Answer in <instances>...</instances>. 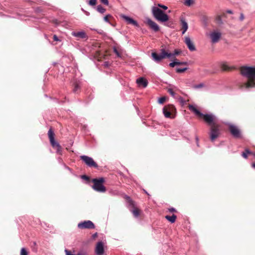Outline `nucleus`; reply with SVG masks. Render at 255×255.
<instances>
[{
    "instance_id": "17",
    "label": "nucleus",
    "mask_w": 255,
    "mask_h": 255,
    "mask_svg": "<svg viewBox=\"0 0 255 255\" xmlns=\"http://www.w3.org/2000/svg\"><path fill=\"white\" fill-rule=\"evenodd\" d=\"M184 39V42L186 44L188 49L191 51H195L196 50L195 46L191 41L190 38L189 36H185Z\"/></svg>"
},
{
    "instance_id": "49",
    "label": "nucleus",
    "mask_w": 255,
    "mask_h": 255,
    "mask_svg": "<svg viewBox=\"0 0 255 255\" xmlns=\"http://www.w3.org/2000/svg\"><path fill=\"white\" fill-rule=\"evenodd\" d=\"M252 167L255 168V163L252 164Z\"/></svg>"
},
{
    "instance_id": "1",
    "label": "nucleus",
    "mask_w": 255,
    "mask_h": 255,
    "mask_svg": "<svg viewBox=\"0 0 255 255\" xmlns=\"http://www.w3.org/2000/svg\"><path fill=\"white\" fill-rule=\"evenodd\" d=\"M241 72L243 76L248 78V80L240 83V88L244 90L255 88V67H242Z\"/></svg>"
},
{
    "instance_id": "39",
    "label": "nucleus",
    "mask_w": 255,
    "mask_h": 255,
    "mask_svg": "<svg viewBox=\"0 0 255 255\" xmlns=\"http://www.w3.org/2000/svg\"><path fill=\"white\" fill-rule=\"evenodd\" d=\"M77 255H86V252H84V251H81V252H79Z\"/></svg>"
},
{
    "instance_id": "32",
    "label": "nucleus",
    "mask_w": 255,
    "mask_h": 255,
    "mask_svg": "<svg viewBox=\"0 0 255 255\" xmlns=\"http://www.w3.org/2000/svg\"><path fill=\"white\" fill-rule=\"evenodd\" d=\"M179 101L180 103L182 105H184L186 104V101L185 100H184L183 98H182L181 97H179Z\"/></svg>"
},
{
    "instance_id": "43",
    "label": "nucleus",
    "mask_w": 255,
    "mask_h": 255,
    "mask_svg": "<svg viewBox=\"0 0 255 255\" xmlns=\"http://www.w3.org/2000/svg\"><path fill=\"white\" fill-rule=\"evenodd\" d=\"M53 39L54 41H59L58 37L56 35H54Z\"/></svg>"
},
{
    "instance_id": "5",
    "label": "nucleus",
    "mask_w": 255,
    "mask_h": 255,
    "mask_svg": "<svg viewBox=\"0 0 255 255\" xmlns=\"http://www.w3.org/2000/svg\"><path fill=\"white\" fill-rule=\"evenodd\" d=\"M176 108L173 105L165 106L163 108V113L165 117L173 119L175 117Z\"/></svg>"
},
{
    "instance_id": "14",
    "label": "nucleus",
    "mask_w": 255,
    "mask_h": 255,
    "mask_svg": "<svg viewBox=\"0 0 255 255\" xmlns=\"http://www.w3.org/2000/svg\"><path fill=\"white\" fill-rule=\"evenodd\" d=\"M146 23L155 32L159 30V27L157 24L149 18H146Z\"/></svg>"
},
{
    "instance_id": "2",
    "label": "nucleus",
    "mask_w": 255,
    "mask_h": 255,
    "mask_svg": "<svg viewBox=\"0 0 255 255\" xmlns=\"http://www.w3.org/2000/svg\"><path fill=\"white\" fill-rule=\"evenodd\" d=\"M189 109L191 111L194 112L197 116L203 117L205 121L211 126H212V125H216V123L215 122L216 117L213 114H203L198 110L194 106L192 105H189Z\"/></svg>"
},
{
    "instance_id": "45",
    "label": "nucleus",
    "mask_w": 255,
    "mask_h": 255,
    "mask_svg": "<svg viewBox=\"0 0 255 255\" xmlns=\"http://www.w3.org/2000/svg\"><path fill=\"white\" fill-rule=\"evenodd\" d=\"M81 177H82V179H84L85 180H88L89 179L88 177L86 175H82Z\"/></svg>"
},
{
    "instance_id": "46",
    "label": "nucleus",
    "mask_w": 255,
    "mask_h": 255,
    "mask_svg": "<svg viewBox=\"0 0 255 255\" xmlns=\"http://www.w3.org/2000/svg\"><path fill=\"white\" fill-rule=\"evenodd\" d=\"M169 211L170 212H175V209L173 208H171L170 209H169Z\"/></svg>"
},
{
    "instance_id": "30",
    "label": "nucleus",
    "mask_w": 255,
    "mask_h": 255,
    "mask_svg": "<svg viewBox=\"0 0 255 255\" xmlns=\"http://www.w3.org/2000/svg\"><path fill=\"white\" fill-rule=\"evenodd\" d=\"M20 255H27V252L24 248H22L20 251Z\"/></svg>"
},
{
    "instance_id": "35",
    "label": "nucleus",
    "mask_w": 255,
    "mask_h": 255,
    "mask_svg": "<svg viewBox=\"0 0 255 255\" xmlns=\"http://www.w3.org/2000/svg\"><path fill=\"white\" fill-rule=\"evenodd\" d=\"M168 92L173 97H174L175 96V93L173 92L172 89H168Z\"/></svg>"
},
{
    "instance_id": "23",
    "label": "nucleus",
    "mask_w": 255,
    "mask_h": 255,
    "mask_svg": "<svg viewBox=\"0 0 255 255\" xmlns=\"http://www.w3.org/2000/svg\"><path fill=\"white\" fill-rule=\"evenodd\" d=\"M221 68L223 70H227L229 69V67L227 63L225 62H222L220 63Z\"/></svg>"
},
{
    "instance_id": "8",
    "label": "nucleus",
    "mask_w": 255,
    "mask_h": 255,
    "mask_svg": "<svg viewBox=\"0 0 255 255\" xmlns=\"http://www.w3.org/2000/svg\"><path fill=\"white\" fill-rule=\"evenodd\" d=\"M228 125L231 133L234 137L236 138L241 137L240 130L237 126L231 124H229Z\"/></svg>"
},
{
    "instance_id": "33",
    "label": "nucleus",
    "mask_w": 255,
    "mask_h": 255,
    "mask_svg": "<svg viewBox=\"0 0 255 255\" xmlns=\"http://www.w3.org/2000/svg\"><path fill=\"white\" fill-rule=\"evenodd\" d=\"M111 17V15L110 14H108L107 15H106L104 17V20L107 22H108L109 23V17Z\"/></svg>"
},
{
    "instance_id": "4",
    "label": "nucleus",
    "mask_w": 255,
    "mask_h": 255,
    "mask_svg": "<svg viewBox=\"0 0 255 255\" xmlns=\"http://www.w3.org/2000/svg\"><path fill=\"white\" fill-rule=\"evenodd\" d=\"M105 180L104 178H100V179H93L92 182L93 185L92 186L93 189L97 192L103 193L106 191V187L103 185V183Z\"/></svg>"
},
{
    "instance_id": "20",
    "label": "nucleus",
    "mask_w": 255,
    "mask_h": 255,
    "mask_svg": "<svg viewBox=\"0 0 255 255\" xmlns=\"http://www.w3.org/2000/svg\"><path fill=\"white\" fill-rule=\"evenodd\" d=\"M72 35L75 37L85 38L86 37V34L84 31L72 32Z\"/></svg>"
},
{
    "instance_id": "24",
    "label": "nucleus",
    "mask_w": 255,
    "mask_h": 255,
    "mask_svg": "<svg viewBox=\"0 0 255 255\" xmlns=\"http://www.w3.org/2000/svg\"><path fill=\"white\" fill-rule=\"evenodd\" d=\"M97 10L101 13H104L106 11V9L101 5H98L97 6Z\"/></svg>"
},
{
    "instance_id": "27",
    "label": "nucleus",
    "mask_w": 255,
    "mask_h": 255,
    "mask_svg": "<svg viewBox=\"0 0 255 255\" xmlns=\"http://www.w3.org/2000/svg\"><path fill=\"white\" fill-rule=\"evenodd\" d=\"M187 69V68L186 67L183 68H177L176 69V72L178 73H181L185 72Z\"/></svg>"
},
{
    "instance_id": "18",
    "label": "nucleus",
    "mask_w": 255,
    "mask_h": 255,
    "mask_svg": "<svg viewBox=\"0 0 255 255\" xmlns=\"http://www.w3.org/2000/svg\"><path fill=\"white\" fill-rule=\"evenodd\" d=\"M136 83L138 86H142L143 88L146 87L148 84L147 81L143 77H140L136 80Z\"/></svg>"
},
{
    "instance_id": "7",
    "label": "nucleus",
    "mask_w": 255,
    "mask_h": 255,
    "mask_svg": "<svg viewBox=\"0 0 255 255\" xmlns=\"http://www.w3.org/2000/svg\"><path fill=\"white\" fill-rule=\"evenodd\" d=\"M166 51L164 49H161V53L158 54L156 52H152L151 53V57L153 60L156 62H160L163 59L167 57Z\"/></svg>"
},
{
    "instance_id": "37",
    "label": "nucleus",
    "mask_w": 255,
    "mask_h": 255,
    "mask_svg": "<svg viewBox=\"0 0 255 255\" xmlns=\"http://www.w3.org/2000/svg\"><path fill=\"white\" fill-rule=\"evenodd\" d=\"M101 2L106 5H108L109 4V1L108 0H100Z\"/></svg>"
},
{
    "instance_id": "34",
    "label": "nucleus",
    "mask_w": 255,
    "mask_h": 255,
    "mask_svg": "<svg viewBox=\"0 0 255 255\" xmlns=\"http://www.w3.org/2000/svg\"><path fill=\"white\" fill-rule=\"evenodd\" d=\"M175 63H176V65H186L187 63L186 62H179L178 60L175 61Z\"/></svg>"
},
{
    "instance_id": "28",
    "label": "nucleus",
    "mask_w": 255,
    "mask_h": 255,
    "mask_svg": "<svg viewBox=\"0 0 255 255\" xmlns=\"http://www.w3.org/2000/svg\"><path fill=\"white\" fill-rule=\"evenodd\" d=\"M114 52L116 54L118 57H121V54L120 51L117 49L116 47L113 48Z\"/></svg>"
},
{
    "instance_id": "12",
    "label": "nucleus",
    "mask_w": 255,
    "mask_h": 255,
    "mask_svg": "<svg viewBox=\"0 0 255 255\" xmlns=\"http://www.w3.org/2000/svg\"><path fill=\"white\" fill-rule=\"evenodd\" d=\"M78 227L80 229H94L95 225L92 221L88 220L79 223Z\"/></svg>"
},
{
    "instance_id": "6",
    "label": "nucleus",
    "mask_w": 255,
    "mask_h": 255,
    "mask_svg": "<svg viewBox=\"0 0 255 255\" xmlns=\"http://www.w3.org/2000/svg\"><path fill=\"white\" fill-rule=\"evenodd\" d=\"M48 137L50 140V143L54 148L57 150V152L61 153V148L60 144L57 142L54 139V133L51 129H50L48 132Z\"/></svg>"
},
{
    "instance_id": "52",
    "label": "nucleus",
    "mask_w": 255,
    "mask_h": 255,
    "mask_svg": "<svg viewBox=\"0 0 255 255\" xmlns=\"http://www.w3.org/2000/svg\"><path fill=\"white\" fill-rule=\"evenodd\" d=\"M253 154L255 156V153H253Z\"/></svg>"
},
{
    "instance_id": "15",
    "label": "nucleus",
    "mask_w": 255,
    "mask_h": 255,
    "mask_svg": "<svg viewBox=\"0 0 255 255\" xmlns=\"http://www.w3.org/2000/svg\"><path fill=\"white\" fill-rule=\"evenodd\" d=\"M95 253L97 255H103L104 253V244L102 241L98 242L95 248Z\"/></svg>"
},
{
    "instance_id": "44",
    "label": "nucleus",
    "mask_w": 255,
    "mask_h": 255,
    "mask_svg": "<svg viewBox=\"0 0 255 255\" xmlns=\"http://www.w3.org/2000/svg\"><path fill=\"white\" fill-rule=\"evenodd\" d=\"M82 10L83 11H84L85 12V13L86 14V15H90V12H88L87 11H85L83 8H81Z\"/></svg>"
},
{
    "instance_id": "41",
    "label": "nucleus",
    "mask_w": 255,
    "mask_h": 255,
    "mask_svg": "<svg viewBox=\"0 0 255 255\" xmlns=\"http://www.w3.org/2000/svg\"><path fill=\"white\" fill-rule=\"evenodd\" d=\"M244 18H245V17H244L243 13H241L240 14V20L241 21H243L244 19Z\"/></svg>"
},
{
    "instance_id": "40",
    "label": "nucleus",
    "mask_w": 255,
    "mask_h": 255,
    "mask_svg": "<svg viewBox=\"0 0 255 255\" xmlns=\"http://www.w3.org/2000/svg\"><path fill=\"white\" fill-rule=\"evenodd\" d=\"M169 65L171 67H174L176 65V63H175V61H173L172 62L170 63Z\"/></svg>"
},
{
    "instance_id": "26",
    "label": "nucleus",
    "mask_w": 255,
    "mask_h": 255,
    "mask_svg": "<svg viewBox=\"0 0 255 255\" xmlns=\"http://www.w3.org/2000/svg\"><path fill=\"white\" fill-rule=\"evenodd\" d=\"M193 0H185L184 4L186 6H190L193 3Z\"/></svg>"
},
{
    "instance_id": "25",
    "label": "nucleus",
    "mask_w": 255,
    "mask_h": 255,
    "mask_svg": "<svg viewBox=\"0 0 255 255\" xmlns=\"http://www.w3.org/2000/svg\"><path fill=\"white\" fill-rule=\"evenodd\" d=\"M250 153H252V152L250 151V150L247 149L245 150V152H244L242 153V156L245 158H247L248 157V154H250Z\"/></svg>"
},
{
    "instance_id": "3",
    "label": "nucleus",
    "mask_w": 255,
    "mask_h": 255,
    "mask_svg": "<svg viewBox=\"0 0 255 255\" xmlns=\"http://www.w3.org/2000/svg\"><path fill=\"white\" fill-rule=\"evenodd\" d=\"M152 12L155 18L158 21L166 22L169 19L168 16L157 7L153 6L152 8Z\"/></svg>"
},
{
    "instance_id": "10",
    "label": "nucleus",
    "mask_w": 255,
    "mask_h": 255,
    "mask_svg": "<svg viewBox=\"0 0 255 255\" xmlns=\"http://www.w3.org/2000/svg\"><path fill=\"white\" fill-rule=\"evenodd\" d=\"M219 135V129L218 127L216 125H212L211 128L210 132V138L213 141L215 139L218 137Z\"/></svg>"
},
{
    "instance_id": "31",
    "label": "nucleus",
    "mask_w": 255,
    "mask_h": 255,
    "mask_svg": "<svg viewBox=\"0 0 255 255\" xmlns=\"http://www.w3.org/2000/svg\"><path fill=\"white\" fill-rule=\"evenodd\" d=\"M165 98L164 97H161L158 99V103L160 104H163L165 101Z\"/></svg>"
},
{
    "instance_id": "50",
    "label": "nucleus",
    "mask_w": 255,
    "mask_h": 255,
    "mask_svg": "<svg viewBox=\"0 0 255 255\" xmlns=\"http://www.w3.org/2000/svg\"><path fill=\"white\" fill-rule=\"evenodd\" d=\"M144 192L146 194H147L148 195H149V194H148V193H147V192L145 190H144Z\"/></svg>"
},
{
    "instance_id": "19",
    "label": "nucleus",
    "mask_w": 255,
    "mask_h": 255,
    "mask_svg": "<svg viewBox=\"0 0 255 255\" xmlns=\"http://www.w3.org/2000/svg\"><path fill=\"white\" fill-rule=\"evenodd\" d=\"M180 21H181V24L182 28V34H184L185 33V32L187 31V30L188 29V25L187 22L185 21L184 18H181L180 19Z\"/></svg>"
},
{
    "instance_id": "13",
    "label": "nucleus",
    "mask_w": 255,
    "mask_h": 255,
    "mask_svg": "<svg viewBox=\"0 0 255 255\" xmlns=\"http://www.w3.org/2000/svg\"><path fill=\"white\" fill-rule=\"evenodd\" d=\"M128 198V204L129 206H130L132 209H130V212L133 214L134 217L137 218L139 215V210L135 207L134 203L133 201L130 200L129 197Z\"/></svg>"
},
{
    "instance_id": "9",
    "label": "nucleus",
    "mask_w": 255,
    "mask_h": 255,
    "mask_svg": "<svg viewBox=\"0 0 255 255\" xmlns=\"http://www.w3.org/2000/svg\"><path fill=\"white\" fill-rule=\"evenodd\" d=\"M209 36L211 39V42L213 43H216L219 41L221 37V33L217 30H215L211 32Z\"/></svg>"
},
{
    "instance_id": "48",
    "label": "nucleus",
    "mask_w": 255,
    "mask_h": 255,
    "mask_svg": "<svg viewBox=\"0 0 255 255\" xmlns=\"http://www.w3.org/2000/svg\"><path fill=\"white\" fill-rule=\"evenodd\" d=\"M97 236V233H96L95 234L93 235V238H96Z\"/></svg>"
},
{
    "instance_id": "29",
    "label": "nucleus",
    "mask_w": 255,
    "mask_h": 255,
    "mask_svg": "<svg viewBox=\"0 0 255 255\" xmlns=\"http://www.w3.org/2000/svg\"><path fill=\"white\" fill-rule=\"evenodd\" d=\"M97 3V0H90L88 1V4L91 6H95Z\"/></svg>"
},
{
    "instance_id": "36",
    "label": "nucleus",
    "mask_w": 255,
    "mask_h": 255,
    "mask_svg": "<svg viewBox=\"0 0 255 255\" xmlns=\"http://www.w3.org/2000/svg\"><path fill=\"white\" fill-rule=\"evenodd\" d=\"M79 89V85L78 84H76L75 85V87H74V90H73L74 92V93H76Z\"/></svg>"
},
{
    "instance_id": "11",
    "label": "nucleus",
    "mask_w": 255,
    "mask_h": 255,
    "mask_svg": "<svg viewBox=\"0 0 255 255\" xmlns=\"http://www.w3.org/2000/svg\"><path fill=\"white\" fill-rule=\"evenodd\" d=\"M81 159L83 160V161L89 166L90 167H97V164L94 161L92 158L89 157L86 155H82L81 156Z\"/></svg>"
},
{
    "instance_id": "22",
    "label": "nucleus",
    "mask_w": 255,
    "mask_h": 255,
    "mask_svg": "<svg viewBox=\"0 0 255 255\" xmlns=\"http://www.w3.org/2000/svg\"><path fill=\"white\" fill-rule=\"evenodd\" d=\"M165 218L171 223H173L175 222L176 220V216L174 214L172 215L171 216H166Z\"/></svg>"
},
{
    "instance_id": "51",
    "label": "nucleus",
    "mask_w": 255,
    "mask_h": 255,
    "mask_svg": "<svg viewBox=\"0 0 255 255\" xmlns=\"http://www.w3.org/2000/svg\"><path fill=\"white\" fill-rule=\"evenodd\" d=\"M196 140H197V141L198 142V138L197 137L196 138ZM197 145H198V144L197 143Z\"/></svg>"
},
{
    "instance_id": "16",
    "label": "nucleus",
    "mask_w": 255,
    "mask_h": 255,
    "mask_svg": "<svg viewBox=\"0 0 255 255\" xmlns=\"http://www.w3.org/2000/svg\"><path fill=\"white\" fill-rule=\"evenodd\" d=\"M121 17L123 19H124L127 22V23L128 24H132V25L135 26V27L139 26V25H138V23L137 22V21L134 20L132 18H131L128 16H127L126 15H124V14H122L121 15Z\"/></svg>"
},
{
    "instance_id": "21",
    "label": "nucleus",
    "mask_w": 255,
    "mask_h": 255,
    "mask_svg": "<svg viewBox=\"0 0 255 255\" xmlns=\"http://www.w3.org/2000/svg\"><path fill=\"white\" fill-rule=\"evenodd\" d=\"M181 51L178 49H175L172 53H169L166 51L167 57L168 58H173L175 56L179 55Z\"/></svg>"
},
{
    "instance_id": "47",
    "label": "nucleus",
    "mask_w": 255,
    "mask_h": 255,
    "mask_svg": "<svg viewBox=\"0 0 255 255\" xmlns=\"http://www.w3.org/2000/svg\"><path fill=\"white\" fill-rule=\"evenodd\" d=\"M227 12L228 13H230V14H232L233 13V11L231 10H227Z\"/></svg>"
},
{
    "instance_id": "42",
    "label": "nucleus",
    "mask_w": 255,
    "mask_h": 255,
    "mask_svg": "<svg viewBox=\"0 0 255 255\" xmlns=\"http://www.w3.org/2000/svg\"><path fill=\"white\" fill-rule=\"evenodd\" d=\"M203 87V84H199V85H195L194 86L195 88H201Z\"/></svg>"
},
{
    "instance_id": "38",
    "label": "nucleus",
    "mask_w": 255,
    "mask_h": 255,
    "mask_svg": "<svg viewBox=\"0 0 255 255\" xmlns=\"http://www.w3.org/2000/svg\"><path fill=\"white\" fill-rule=\"evenodd\" d=\"M158 6L162 8L163 9L166 10L167 9V7L166 5H162L161 4H158Z\"/></svg>"
}]
</instances>
